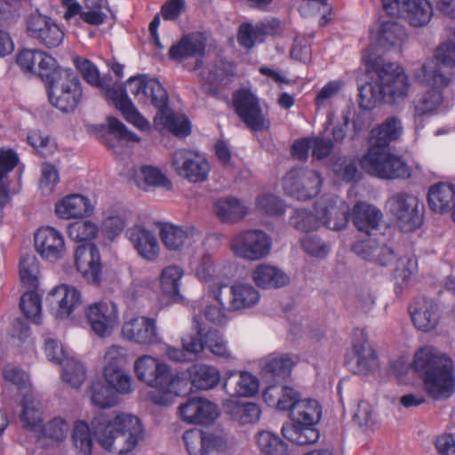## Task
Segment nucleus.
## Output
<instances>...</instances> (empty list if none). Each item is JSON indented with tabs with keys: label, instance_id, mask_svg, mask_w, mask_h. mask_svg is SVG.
I'll return each mask as SVG.
<instances>
[{
	"label": "nucleus",
	"instance_id": "1",
	"mask_svg": "<svg viewBox=\"0 0 455 455\" xmlns=\"http://www.w3.org/2000/svg\"><path fill=\"white\" fill-rule=\"evenodd\" d=\"M92 435L104 450L127 455L145 439L146 430L139 417L124 411L100 414L91 421V427L86 421L78 419L71 432L78 455H92Z\"/></svg>",
	"mask_w": 455,
	"mask_h": 455
},
{
	"label": "nucleus",
	"instance_id": "2",
	"mask_svg": "<svg viewBox=\"0 0 455 455\" xmlns=\"http://www.w3.org/2000/svg\"><path fill=\"white\" fill-rule=\"evenodd\" d=\"M220 371H140L138 378L153 389L151 401L168 406L180 396L196 390H208L220 381Z\"/></svg>",
	"mask_w": 455,
	"mask_h": 455
},
{
	"label": "nucleus",
	"instance_id": "3",
	"mask_svg": "<svg viewBox=\"0 0 455 455\" xmlns=\"http://www.w3.org/2000/svg\"><path fill=\"white\" fill-rule=\"evenodd\" d=\"M362 60L367 72L373 74V82L359 87V96L362 99L395 104L407 97L411 84L400 65L387 62L374 52H363Z\"/></svg>",
	"mask_w": 455,
	"mask_h": 455
},
{
	"label": "nucleus",
	"instance_id": "4",
	"mask_svg": "<svg viewBox=\"0 0 455 455\" xmlns=\"http://www.w3.org/2000/svg\"><path fill=\"white\" fill-rule=\"evenodd\" d=\"M322 413V406L317 400L299 395L290 411L291 422L282 427L283 437L298 445L315 443L320 437L317 425Z\"/></svg>",
	"mask_w": 455,
	"mask_h": 455
},
{
	"label": "nucleus",
	"instance_id": "5",
	"mask_svg": "<svg viewBox=\"0 0 455 455\" xmlns=\"http://www.w3.org/2000/svg\"><path fill=\"white\" fill-rule=\"evenodd\" d=\"M88 395L100 409H109L121 403V396L134 391V381L128 371H91Z\"/></svg>",
	"mask_w": 455,
	"mask_h": 455
},
{
	"label": "nucleus",
	"instance_id": "6",
	"mask_svg": "<svg viewBox=\"0 0 455 455\" xmlns=\"http://www.w3.org/2000/svg\"><path fill=\"white\" fill-rule=\"evenodd\" d=\"M50 103L63 113L74 112L83 100L82 84L78 76L71 69L61 72L53 84L48 85Z\"/></svg>",
	"mask_w": 455,
	"mask_h": 455
},
{
	"label": "nucleus",
	"instance_id": "7",
	"mask_svg": "<svg viewBox=\"0 0 455 455\" xmlns=\"http://www.w3.org/2000/svg\"><path fill=\"white\" fill-rule=\"evenodd\" d=\"M362 169L368 174L383 179H406L411 175L410 168L402 157L386 149H368L360 160Z\"/></svg>",
	"mask_w": 455,
	"mask_h": 455
},
{
	"label": "nucleus",
	"instance_id": "8",
	"mask_svg": "<svg viewBox=\"0 0 455 455\" xmlns=\"http://www.w3.org/2000/svg\"><path fill=\"white\" fill-rule=\"evenodd\" d=\"M386 206L404 232L414 231L423 223L424 204L411 193H395L387 199Z\"/></svg>",
	"mask_w": 455,
	"mask_h": 455
},
{
	"label": "nucleus",
	"instance_id": "9",
	"mask_svg": "<svg viewBox=\"0 0 455 455\" xmlns=\"http://www.w3.org/2000/svg\"><path fill=\"white\" fill-rule=\"evenodd\" d=\"M214 299L228 311H239L254 307L259 300V291L249 283L214 285L210 289Z\"/></svg>",
	"mask_w": 455,
	"mask_h": 455
},
{
	"label": "nucleus",
	"instance_id": "10",
	"mask_svg": "<svg viewBox=\"0 0 455 455\" xmlns=\"http://www.w3.org/2000/svg\"><path fill=\"white\" fill-rule=\"evenodd\" d=\"M235 114L253 132L268 130L270 122L260 107L259 98L251 91L242 89L233 95Z\"/></svg>",
	"mask_w": 455,
	"mask_h": 455
},
{
	"label": "nucleus",
	"instance_id": "11",
	"mask_svg": "<svg viewBox=\"0 0 455 455\" xmlns=\"http://www.w3.org/2000/svg\"><path fill=\"white\" fill-rule=\"evenodd\" d=\"M271 246V237L259 229L241 232L231 241L233 252L237 257L248 260H259L267 257Z\"/></svg>",
	"mask_w": 455,
	"mask_h": 455
},
{
	"label": "nucleus",
	"instance_id": "12",
	"mask_svg": "<svg viewBox=\"0 0 455 455\" xmlns=\"http://www.w3.org/2000/svg\"><path fill=\"white\" fill-rule=\"evenodd\" d=\"M172 166L175 172L191 183H203L208 179L209 162L195 151L180 148L172 156Z\"/></svg>",
	"mask_w": 455,
	"mask_h": 455
},
{
	"label": "nucleus",
	"instance_id": "13",
	"mask_svg": "<svg viewBox=\"0 0 455 455\" xmlns=\"http://www.w3.org/2000/svg\"><path fill=\"white\" fill-rule=\"evenodd\" d=\"M320 174L313 170L292 169L283 177V186L286 193L298 199L307 200L316 196L322 187Z\"/></svg>",
	"mask_w": 455,
	"mask_h": 455
},
{
	"label": "nucleus",
	"instance_id": "14",
	"mask_svg": "<svg viewBox=\"0 0 455 455\" xmlns=\"http://www.w3.org/2000/svg\"><path fill=\"white\" fill-rule=\"evenodd\" d=\"M177 416L188 425L207 426L220 416L219 405L200 396L189 397L177 408Z\"/></svg>",
	"mask_w": 455,
	"mask_h": 455
},
{
	"label": "nucleus",
	"instance_id": "15",
	"mask_svg": "<svg viewBox=\"0 0 455 455\" xmlns=\"http://www.w3.org/2000/svg\"><path fill=\"white\" fill-rule=\"evenodd\" d=\"M4 379L19 387L22 393V413L20 419L23 426L36 432H40L42 425V412L35 402L28 381L26 371H4Z\"/></svg>",
	"mask_w": 455,
	"mask_h": 455
},
{
	"label": "nucleus",
	"instance_id": "16",
	"mask_svg": "<svg viewBox=\"0 0 455 455\" xmlns=\"http://www.w3.org/2000/svg\"><path fill=\"white\" fill-rule=\"evenodd\" d=\"M127 86L139 102L151 104L157 111L164 108L169 102L165 88L157 79L149 78L146 75L130 77L127 80Z\"/></svg>",
	"mask_w": 455,
	"mask_h": 455
},
{
	"label": "nucleus",
	"instance_id": "17",
	"mask_svg": "<svg viewBox=\"0 0 455 455\" xmlns=\"http://www.w3.org/2000/svg\"><path fill=\"white\" fill-rule=\"evenodd\" d=\"M435 68L431 70L423 65L421 71L432 78L434 84L439 87L448 86L455 79V43L446 41L441 44L435 52Z\"/></svg>",
	"mask_w": 455,
	"mask_h": 455
},
{
	"label": "nucleus",
	"instance_id": "18",
	"mask_svg": "<svg viewBox=\"0 0 455 455\" xmlns=\"http://www.w3.org/2000/svg\"><path fill=\"white\" fill-rule=\"evenodd\" d=\"M27 33L30 38L49 49L60 46L64 39V32L60 26L51 17L37 12L28 17Z\"/></svg>",
	"mask_w": 455,
	"mask_h": 455
},
{
	"label": "nucleus",
	"instance_id": "19",
	"mask_svg": "<svg viewBox=\"0 0 455 455\" xmlns=\"http://www.w3.org/2000/svg\"><path fill=\"white\" fill-rule=\"evenodd\" d=\"M92 330L100 338L111 335L119 324L118 309L111 301H100L91 304L85 311Z\"/></svg>",
	"mask_w": 455,
	"mask_h": 455
},
{
	"label": "nucleus",
	"instance_id": "20",
	"mask_svg": "<svg viewBox=\"0 0 455 455\" xmlns=\"http://www.w3.org/2000/svg\"><path fill=\"white\" fill-rule=\"evenodd\" d=\"M121 335L124 339L140 345L148 346L161 342L156 319L144 315L125 321L122 326Z\"/></svg>",
	"mask_w": 455,
	"mask_h": 455
},
{
	"label": "nucleus",
	"instance_id": "21",
	"mask_svg": "<svg viewBox=\"0 0 455 455\" xmlns=\"http://www.w3.org/2000/svg\"><path fill=\"white\" fill-rule=\"evenodd\" d=\"M46 302L55 318L65 319L81 306L82 299L76 287L61 284L48 293Z\"/></svg>",
	"mask_w": 455,
	"mask_h": 455
},
{
	"label": "nucleus",
	"instance_id": "22",
	"mask_svg": "<svg viewBox=\"0 0 455 455\" xmlns=\"http://www.w3.org/2000/svg\"><path fill=\"white\" fill-rule=\"evenodd\" d=\"M221 406L228 419L240 427L258 424L262 414L261 408L257 403L241 401L236 397L223 399Z\"/></svg>",
	"mask_w": 455,
	"mask_h": 455
},
{
	"label": "nucleus",
	"instance_id": "23",
	"mask_svg": "<svg viewBox=\"0 0 455 455\" xmlns=\"http://www.w3.org/2000/svg\"><path fill=\"white\" fill-rule=\"evenodd\" d=\"M207 40L204 34L199 32L190 33L172 44L169 49L168 55L170 59L177 62L195 58V69H197L203 65L202 58L204 55Z\"/></svg>",
	"mask_w": 455,
	"mask_h": 455
},
{
	"label": "nucleus",
	"instance_id": "24",
	"mask_svg": "<svg viewBox=\"0 0 455 455\" xmlns=\"http://www.w3.org/2000/svg\"><path fill=\"white\" fill-rule=\"evenodd\" d=\"M75 263L77 270L89 282L99 285L101 281L102 266L97 246L92 243H84L75 251Z\"/></svg>",
	"mask_w": 455,
	"mask_h": 455
},
{
	"label": "nucleus",
	"instance_id": "25",
	"mask_svg": "<svg viewBox=\"0 0 455 455\" xmlns=\"http://www.w3.org/2000/svg\"><path fill=\"white\" fill-rule=\"evenodd\" d=\"M35 248L44 259L56 261L65 253V243L60 232L52 227H43L35 234Z\"/></svg>",
	"mask_w": 455,
	"mask_h": 455
},
{
	"label": "nucleus",
	"instance_id": "26",
	"mask_svg": "<svg viewBox=\"0 0 455 455\" xmlns=\"http://www.w3.org/2000/svg\"><path fill=\"white\" fill-rule=\"evenodd\" d=\"M409 312L414 326L419 331H430L439 323V306L432 299L416 298L409 306Z\"/></svg>",
	"mask_w": 455,
	"mask_h": 455
},
{
	"label": "nucleus",
	"instance_id": "27",
	"mask_svg": "<svg viewBox=\"0 0 455 455\" xmlns=\"http://www.w3.org/2000/svg\"><path fill=\"white\" fill-rule=\"evenodd\" d=\"M424 391L435 400H445L455 391L452 371H419Z\"/></svg>",
	"mask_w": 455,
	"mask_h": 455
},
{
	"label": "nucleus",
	"instance_id": "28",
	"mask_svg": "<svg viewBox=\"0 0 455 455\" xmlns=\"http://www.w3.org/2000/svg\"><path fill=\"white\" fill-rule=\"evenodd\" d=\"M352 251L364 260L375 262L382 267L388 266L395 259V251L376 239L356 241L352 244Z\"/></svg>",
	"mask_w": 455,
	"mask_h": 455
},
{
	"label": "nucleus",
	"instance_id": "29",
	"mask_svg": "<svg viewBox=\"0 0 455 455\" xmlns=\"http://www.w3.org/2000/svg\"><path fill=\"white\" fill-rule=\"evenodd\" d=\"M403 132L402 121L396 116H388L373 128L368 139V149H387L392 142L400 139Z\"/></svg>",
	"mask_w": 455,
	"mask_h": 455
},
{
	"label": "nucleus",
	"instance_id": "30",
	"mask_svg": "<svg viewBox=\"0 0 455 455\" xmlns=\"http://www.w3.org/2000/svg\"><path fill=\"white\" fill-rule=\"evenodd\" d=\"M351 217L358 231L372 235L379 230L383 214L376 206L365 202H358L352 209Z\"/></svg>",
	"mask_w": 455,
	"mask_h": 455
},
{
	"label": "nucleus",
	"instance_id": "31",
	"mask_svg": "<svg viewBox=\"0 0 455 455\" xmlns=\"http://www.w3.org/2000/svg\"><path fill=\"white\" fill-rule=\"evenodd\" d=\"M105 91L106 97L110 100L124 118L135 126L142 127L146 120L140 116L134 104L128 97L125 89L122 85H113L100 88Z\"/></svg>",
	"mask_w": 455,
	"mask_h": 455
},
{
	"label": "nucleus",
	"instance_id": "32",
	"mask_svg": "<svg viewBox=\"0 0 455 455\" xmlns=\"http://www.w3.org/2000/svg\"><path fill=\"white\" fill-rule=\"evenodd\" d=\"M278 25L275 20L259 22L256 25L251 22H243L238 27L237 42L242 47L251 50L257 43L264 42L267 36L274 35Z\"/></svg>",
	"mask_w": 455,
	"mask_h": 455
},
{
	"label": "nucleus",
	"instance_id": "33",
	"mask_svg": "<svg viewBox=\"0 0 455 455\" xmlns=\"http://www.w3.org/2000/svg\"><path fill=\"white\" fill-rule=\"evenodd\" d=\"M125 235L140 257L150 261L158 257L159 243L153 232L137 225L128 228Z\"/></svg>",
	"mask_w": 455,
	"mask_h": 455
},
{
	"label": "nucleus",
	"instance_id": "34",
	"mask_svg": "<svg viewBox=\"0 0 455 455\" xmlns=\"http://www.w3.org/2000/svg\"><path fill=\"white\" fill-rule=\"evenodd\" d=\"M353 353L359 369L374 370L379 366L377 353L370 344L364 329L355 328L353 331Z\"/></svg>",
	"mask_w": 455,
	"mask_h": 455
},
{
	"label": "nucleus",
	"instance_id": "35",
	"mask_svg": "<svg viewBox=\"0 0 455 455\" xmlns=\"http://www.w3.org/2000/svg\"><path fill=\"white\" fill-rule=\"evenodd\" d=\"M92 212L90 199L80 194L66 196L55 204L56 214L64 220L84 218Z\"/></svg>",
	"mask_w": 455,
	"mask_h": 455
},
{
	"label": "nucleus",
	"instance_id": "36",
	"mask_svg": "<svg viewBox=\"0 0 455 455\" xmlns=\"http://www.w3.org/2000/svg\"><path fill=\"white\" fill-rule=\"evenodd\" d=\"M450 356L431 346L418 349L414 354L412 370H453Z\"/></svg>",
	"mask_w": 455,
	"mask_h": 455
},
{
	"label": "nucleus",
	"instance_id": "37",
	"mask_svg": "<svg viewBox=\"0 0 455 455\" xmlns=\"http://www.w3.org/2000/svg\"><path fill=\"white\" fill-rule=\"evenodd\" d=\"M223 387L233 390L231 397H252L259 390V380L251 371H229Z\"/></svg>",
	"mask_w": 455,
	"mask_h": 455
},
{
	"label": "nucleus",
	"instance_id": "38",
	"mask_svg": "<svg viewBox=\"0 0 455 455\" xmlns=\"http://www.w3.org/2000/svg\"><path fill=\"white\" fill-rule=\"evenodd\" d=\"M235 65L224 58L215 60L207 77L209 84H204L202 90L210 96L219 94V87L226 86L235 76Z\"/></svg>",
	"mask_w": 455,
	"mask_h": 455
},
{
	"label": "nucleus",
	"instance_id": "39",
	"mask_svg": "<svg viewBox=\"0 0 455 455\" xmlns=\"http://www.w3.org/2000/svg\"><path fill=\"white\" fill-rule=\"evenodd\" d=\"M299 395L297 390L289 386L271 385L263 391L262 399L270 408L280 411H291Z\"/></svg>",
	"mask_w": 455,
	"mask_h": 455
},
{
	"label": "nucleus",
	"instance_id": "40",
	"mask_svg": "<svg viewBox=\"0 0 455 455\" xmlns=\"http://www.w3.org/2000/svg\"><path fill=\"white\" fill-rule=\"evenodd\" d=\"M434 88L417 94L412 101L413 117L417 127H423V117L433 113L442 103L441 89L433 83Z\"/></svg>",
	"mask_w": 455,
	"mask_h": 455
},
{
	"label": "nucleus",
	"instance_id": "41",
	"mask_svg": "<svg viewBox=\"0 0 455 455\" xmlns=\"http://www.w3.org/2000/svg\"><path fill=\"white\" fill-rule=\"evenodd\" d=\"M430 209L437 212H446L455 206V185L439 182L432 185L427 193Z\"/></svg>",
	"mask_w": 455,
	"mask_h": 455
},
{
	"label": "nucleus",
	"instance_id": "42",
	"mask_svg": "<svg viewBox=\"0 0 455 455\" xmlns=\"http://www.w3.org/2000/svg\"><path fill=\"white\" fill-rule=\"evenodd\" d=\"M252 280L259 288L278 289L287 285L290 278L276 267L260 264L253 270Z\"/></svg>",
	"mask_w": 455,
	"mask_h": 455
},
{
	"label": "nucleus",
	"instance_id": "43",
	"mask_svg": "<svg viewBox=\"0 0 455 455\" xmlns=\"http://www.w3.org/2000/svg\"><path fill=\"white\" fill-rule=\"evenodd\" d=\"M405 28L395 20L381 22L377 36V46L385 51L401 46L406 39Z\"/></svg>",
	"mask_w": 455,
	"mask_h": 455
},
{
	"label": "nucleus",
	"instance_id": "44",
	"mask_svg": "<svg viewBox=\"0 0 455 455\" xmlns=\"http://www.w3.org/2000/svg\"><path fill=\"white\" fill-rule=\"evenodd\" d=\"M154 122L156 126L167 129L174 135L187 136L190 133L189 120L184 116L172 113L168 104L157 111Z\"/></svg>",
	"mask_w": 455,
	"mask_h": 455
},
{
	"label": "nucleus",
	"instance_id": "45",
	"mask_svg": "<svg viewBox=\"0 0 455 455\" xmlns=\"http://www.w3.org/2000/svg\"><path fill=\"white\" fill-rule=\"evenodd\" d=\"M100 132H102V142L109 148L116 147V141H139L136 135L116 117H108V125H101Z\"/></svg>",
	"mask_w": 455,
	"mask_h": 455
},
{
	"label": "nucleus",
	"instance_id": "46",
	"mask_svg": "<svg viewBox=\"0 0 455 455\" xmlns=\"http://www.w3.org/2000/svg\"><path fill=\"white\" fill-rule=\"evenodd\" d=\"M182 349L168 347L167 357L173 362H193L197 359L199 353L203 351L202 340L197 336H187L182 338Z\"/></svg>",
	"mask_w": 455,
	"mask_h": 455
},
{
	"label": "nucleus",
	"instance_id": "47",
	"mask_svg": "<svg viewBox=\"0 0 455 455\" xmlns=\"http://www.w3.org/2000/svg\"><path fill=\"white\" fill-rule=\"evenodd\" d=\"M214 212L222 222L228 223L243 219L246 215V209L239 199L228 196L215 202Z\"/></svg>",
	"mask_w": 455,
	"mask_h": 455
},
{
	"label": "nucleus",
	"instance_id": "48",
	"mask_svg": "<svg viewBox=\"0 0 455 455\" xmlns=\"http://www.w3.org/2000/svg\"><path fill=\"white\" fill-rule=\"evenodd\" d=\"M44 353L49 361L61 366L63 370H83V365L73 356H68L63 347L54 339H46Z\"/></svg>",
	"mask_w": 455,
	"mask_h": 455
},
{
	"label": "nucleus",
	"instance_id": "49",
	"mask_svg": "<svg viewBox=\"0 0 455 455\" xmlns=\"http://www.w3.org/2000/svg\"><path fill=\"white\" fill-rule=\"evenodd\" d=\"M159 228L161 240L170 251L180 250L194 231L193 228H184L171 223H162Z\"/></svg>",
	"mask_w": 455,
	"mask_h": 455
},
{
	"label": "nucleus",
	"instance_id": "50",
	"mask_svg": "<svg viewBox=\"0 0 455 455\" xmlns=\"http://www.w3.org/2000/svg\"><path fill=\"white\" fill-rule=\"evenodd\" d=\"M403 17L413 27L427 25L432 16L433 8L427 0H409Z\"/></svg>",
	"mask_w": 455,
	"mask_h": 455
},
{
	"label": "nucleus",
	"instance_id": "51",
	"mask_svg": "<svg viewBox=\"0 0 455 455\" xmlns=\"http://www.w3.org/2000/svg\"><path fill=\"white\" fill-rule=\"evenodd\" d=\"M75 66L81 73L83 78L92 86L98 89L108 87L112 83L110 75L100 76L96 66L90 60L76 57L74 60Z\"/></svg>",
	"mask_w": 455,
	"mask_h": 455
},
{
	"label": "nucleus",
	"instance_id": "52",
	"mask_svg": "<svg viewBox=\"0 0 455 455\" xmlns=\"http://www.w3.org/2000/svg\"><path fill=\"white\" fill-rule=\"evenodd\" d=\"M19 273L24 286L33 290L38 287L40 267L36 255L25 254L21 256Z\"/></svg>",
	"mask_w": 455,
	"mask_h": 455
},
{
	"label": "nucleus",
	"instance_id": "53",
	"mask_svg": "<svg viewBox=\"0 0 455 455\" xmlns=\"http://www.w3.org/2000/svg\"><path fill=\"white\" fill-rule=\"evenodd\" d=\"M255 442L259 450L265 455H287L286 444L271 431H259L255 435Z\"/></svg>",
	"mask_w": 455,
	"mask_h": 455
},
{
	"label": "nucleus",
	"instance_id": "54",
	"mask_svg": "<svg viewBox=\"0 0 455 455\" xmlns=\"http://www.w3.org/2000/svg\"><path fill=\"white\" fill-rule=\"evenodd\" d=\"M291 226L302 232H310L321 225V204L316 206V215L305 209H295L289 220Z\"/></svg>",
	"mask_w": 455,
	"mask_h": 455
},
{
	"label": "nucleus",
	"instance_id": "55",
	"mask_svg": "<svg viewBox=\"0 0 455 455\" xmlns=\"http://www.w3.org/2000/svg\"><path fill=\"white\" fill-rule=\"evenodd\" d=\"M183 270L178 266L165 267L160 276L161 286L164 293L174 300L181 299L180 294V279Z\"/></svg>",
	"mask_w": 455,
	"mask_h": 455
},
{
	"label": "nucleus",
	"instance_id": "56",
	"mask_svg": "<svg viewBox=\"0 0 455 455\" xmlns=\"http://www.w3.org/2000/svg\"><path fill=\"white\" fill-rule=\"evenodd\" d=\"M86 11L81 13V20L92 26L103 24L110 11L108 0H84Z\"/></svg>",
	"mask_w": 455,
	"mask_h": 455
},
{
	"label": "nucleus",
	"instance_id": "57",
	"mask_svg": "<svg viewBox=\"0 0 455 455\" xmlns=\"http://www.w3.org/2000/svg\"><path fill=\"white\" fill-rule=\"evenodd\" d=\"M68 70L69 69L60 68L54 58L41 51V57L38 60L36 72L35 74H37L48 87V85L53 84L56 77L61 72H68Z\"/></svg>",
	"mask_w": 455,
	"mask_h": 455
},
{
	"label": "nucleus",
	"instance_id": "58",
	"mask_svg": "<svg viewBox=\"0 0 455 455\" xmlns=\"http://www.w3.org/2000/svg\"><path fill=\"white\" fill-rule=\"evenodd\" d=\"M131 360L132 357L125 347L111 345L104 354L102 370H124Z\"/></svg>",
	"mask_w": 455,
	"mask_h": 455
},
{
	"label": "nucleus",
	"instance_id": "59",
	"mask_svg": "<svg viewBox=\"0 0 455 455\" xmlns=\"http://www.w3.org/2000/svg\"><path fill=\"white\" fill-rule=\"evenodd\" d=\"M299 358L289 353H272L259 361L261 370H291L297 365Z\"/></svg>",
	"mask_w": 455,
	"mask_h": 455
},
{
	"label": "nucleus",
	"instance_id": "60",
	"mask_svg": "<svg viewBox=\"0 0 455 455\" xmlns=\"http://www.w3.org/2000/svg\"><path fill=\"white\" fill-rule=\"evenodd\" d=\"M20 307L28 319L31 320L36 324L41 323V299L36 291L32 289V291L25 292L20 297Z\"/></svg>",
	"mask_w": 455,
	"mask_h": 455
},
{
	"label": "nucleus",
	"instance_id": "61",
	"mask_svg": "<svg viewBox=\"0 0 455 455\" xmlns=\"http://www.w3.org/2000/svg\"><path fill=\"white\" fill-rule=\"evenodd\" d=\"M348 221L347 212L340 211L335 205H321V224L332 230H341Z\"/></svg>",
	"mask_w": 455,
	"mask_h": 455
},
{
	"label": "nucleus",
	"instance_id": "62",
	"mask_svg": "<svg viewBox=\"0 0 455 455\" xmlns=\"http://www.w3.org/2000/svg\"><path fill=\"white\" fill-rule=\"evenodd\" d=\"M331 169L337 178L345 182L356 181L359 176L355 161L349 157H338L331 164Z\"/></svg>",
	"mask_w": 455,
	"mask_h": 455
},
{
	"label": "nucleus",
	"instance_id": "63",
	"mask_svg": "<svg viewBox=\"0 0 455 455\" xmlns=\"http://www.w3.org/2000/svg\"><path fill=\"white\" fill-rule=\"evenodd\" d=\"M98 227L91 220L76 221L68 225V236L76 242L87 243L98 234Z\"/></svg>",
	"mask_w": 455,
	"mask_h": 455
},
{
	"label": "nucleus",
	"instance_id": "64",
	"mask_svg": "<svg viewBox=\"0 0 455 455\" xmlns=\"http://www.w3.org/2000/svg\"><path fill=\"white\" fill-rule=\"evenodd\" d=\"M228 444L220 433L206 432L201 455H227Z\"/></svg>",
	"mask_w": 455,
	"mask_h": 455
}]
</instances>
